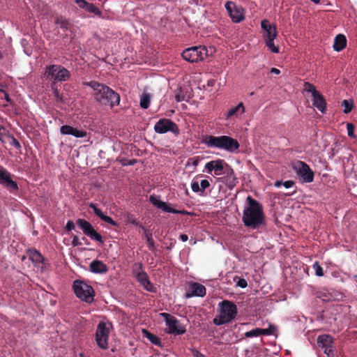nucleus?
<instances>
[{
	"instance_id": "0eeeda50",
	"label": "nucleus",
	"mask_w": 357,
	"mask_h": 357,
	"mask_svg": "<svg viewBox=\"0 0 357 357\" xmlns=\"http://www.w3.org/2000/svg\"><path fill=\"white\" fill-rule=\"evenodd\" d=\"M112 325L109 322L100 321L96 332V342L98 347L102 349L108 348V340Z\"/></svg>"
},
{
	"instance_id": "20e7f679",
	"label": "nucleus",
	"mask_w": 357,
	"mask_h": 357,
	"mask_svg": "<svg viewBox=\"0 0 357 357\" xmlns=\"http://www.w3.org/2000/svg\"><path fill=\"white\" fill-rule=\"evenodd\" d=\"M215 52L213 47L195 46L186 48L182 52V57L190 63H196L204 60Z\"/></svg>"
},
{
	"instance_id": "4468645a",
	"label": "nucleus",
	"mask_w": 357,
	"mask_h": 357,
	"mask_svg": "<svg viewBox=\"0 0 357 357\" xmlns=\"http://www.w3.org/2000/svg\"><path fill=\"white\" fill-rule=\"evenodd\" d=\"M318 346L328 357H336L333 350V338L329 335H321L317 337Z\"/></svg>"
},
{
	"instance_id": "8fccbe9b",
	"label": "nucleus",
	"mask_w": 357,
	"mask_h": 357,
	"mask_svg": "<svg viewBox=\"0 0 357 357\" xmlns=\"http://www.w3.org/2000/svg\"><path fill=\"white\" fill-rule=\"evenodd\" d=\"M81 244L79 238L77 236H74L72 240V245L74 247L78 246Z\"/></svg>"
},
{
	"instance_id": "6e6552de",
	"label": "nucleus",
	"mask_w": 357,
	"mask_h": 357,
	"mask_svg": "<svg viewBox=\"0 0 357 357\" xmlns=\"http://www.w3.org/2000/svg\"><path fill=\"white\" fill-rule=\"evenodd\" d=\"M44 77L53 79L55 82H65L70 77L68 70L60 65H50L45 68Z\"/></svg>"
},
{
	"instance_id": "de8ad7c7",
	"label": "nucleus",
	"mask_w": 357,
	"mask_h": 357,
	"mask_svg": "<svg viewBox=\"0 0 357 357\" xmlns=\"http://www.w3.org/2000/svg\"><path fill=\"white\" fill-rule=\"evenodd\" d=\"M294 185V182L291 180L286 181L283 182V184H282V185L287 189L291 188V187H293Z\"/></svg>"
},
{
	"instance_id": "37998d69",
	"label": "nucleus",
	"mask_w": 357,
	"mask_h": 357,
	"mask_svg": "<svg viewBox=\"0 0 357 357\" xmlns=\"http://www.w3.org/2000/svg\"><path fill=\"white\" fill-rule=\"evenodd\" d=\"M347 135L351 138H355L356 136L354 135V126L352 123H348L347 124Z\"/></svg>"
},
{
	"instance_id": "09e8293b",
	"label": "nucleus",
	"mask_w": 357,
	"mask_h": 357,
	"mask_svg": "<svg viewBox=\"0 0 357 357\" xmlns=\"http://www.w3.org/2000/svg\"><path fill=\"white\" fill-rule=\"evenodd\" d=\"M191 351L194 357H206L203 354L195 349H192Z\"/></svg>"
},
{
	"instance_id": "f8f14e48",
	"label": "nucleus",
	"mask_w": 357,
	"mask_h": 357,
	"mask_svg": "<svg viewBox=\"0 0 357 357\" xmlns=\"http://www.w3.org/2000/svg\"><path fill=\"white\" fill-rule=\"evenodd\" d=\"M294 169L303 183H311L314 180V172L310 166L303 161H298L294 165Z\"/></svg>"
},
{
	"instance_id": "3c124183",
	"label": "nucleus",
	"mask_w": 357,
	"mask_h": 357,
	"mask_svg": "<svg viewBox=\"0 0 357 357\" xmlns=\"http://www.w3.org/2000/svg\"><path fill=\"white\" fill-rule=\"evenodd\" d=\"M199 159L198 158H192L190 160L188 164L191 163L194 167H197L199 164Z\"/></svg>"
},
{
	"instance_id": "c03bdc74",
	"label": "nucleus",
	"mask_w": 357,
	"mask_h": 357,
	"mask_svg": "<svg viewBox=\"0 0 357 357\" xmlns=\"http://www.w3.org/2000/svg\"><path fill=\"white\" fill-rule=\"evenodd\" d=\"M52 91L56 98V100L58 102H63V97L61 94L59 93V90L56 88L52 87Z\"/></svg>"
},
{
	"instance_id": "79ce46f5",
	"label": "nucleus",
	"mask_w": 357,
	"mask_h": 357,
	"mask_svg": "<svg viewBox=\"0 0 357 357\" xmlns=\"http://www.w3.org/2000/svg\"><path fill=\"white\" fill-rule=\"evenodd\" d=\"M200 190L202 191V195H203L208 188H209L211 183L208 179H203L200 181Z\"/></svg>"
},
{
	"instance_id": "423d86ee",
	"label": "nucleus",
	"mask_w": 357,
	"mask_h": 357,
	"mask_svg": "<svg viewBox=\"0 0 357 357\" xmlns=\"http://www.w3.org/2000/svg\"><path fill=\"white\" fill-rule=\"evenodd\" d=\"M73 289L76 296L82 301L91 303L94 301L93 288L84 280H77L73 282Z\"/></svg>"
},
{
	"instance_id": "9d476101",
	"label": "nucleus",
	"mask_w": 357,
	"mask_h": 357,
	"mask_svg": "<svg viewBox=\"0 0 357 357\" xmlns=\"http://www.w3.org/2000/svg\"><path fill=\"white\" fill-rule=\"evenodd\" d=\"M77 225L82 230L83 233L91 240L101 244L104 243L102 236L95 230L89 221L79 218L77 220Z\"/></svg>"
},
{
	"instance_id": "72a5a7b5",
	"label": "nucleus",
	"mask_w": 357,
	"mask_h": 357,
	"mask_svg": "<svg viewBox=\"0 0 357 357\" xmlns=\"http://www.w3.org/2000/svg\"><path fill=\"white\" fill-rule=\"evenodd\" d=\"M261 334V328H254L250 331L245 332L244 335L246 337H258Z\"/></svg>"
},
{
	"instance_id": "ddd939ff",
	"label": "nucleus",
	"mask_w": 357,
	"mask_h": 357,
	"mask_svg": "<svg viewBox=\"0 0 357 357\" xmlns=\"http://www.w3.org/2000/svg\"><path fill=\"white\" fill-rule=\"evenodd\" d=\"M225 8L233 22L239 23L244 20L243 8L237 6L234 1H227L225 4Z\"/></svg>"
},
{
	"instance_id": "393cba45",
	"label": "nucleus",
	"mask_w": 357,
	"mask_h": 357,
	"mask_svg": "<svg viewBox=\"0 0 357 357\" xmlns=\"http://www.w3.org/2000/svg\"><path fill=\"white\" fill-rule=\"evenodd\" d=\"M89 268L92 273L98 274L105 273L108 270L107 265L99 260H93L91 261Z\"/></svg>"
},
{
	"instance_id": "f3484780",
	"label": "nucleus",
	"mask_w": 357,
	"mask_h": 357,
	"mask_svg": "<svg viewBox=\"0 0 357 357\" xmlns=\"http://www.w3.org/2000/svg\"><path fill=\"white\" fill-rule=\"evenodd\" d=\"M261 28L264 30L262 37L264 40L276 39V27L275 25L271 24L268 20L265 19L261 22Z\"/></svg>"
},
{
	"instance_id": "58836bf2",
	"label": "nucleus",
	"mask_w": 357,
	"mask_h": 357,
	"mask_svg": "<svg viewBox=\"0 0 357 357\" xmlns=\"http://www.w3.org/2000/svg\"><path fill=\"white\" fill-rule=\"evenodd\" d=\"M191 189L192 192L202 195V191L200 190V183L195 178L192 179L191 182Z\"/></svg>"
},
{
	"instance_id": "412c9836",
	"label": "nucleus",
	"mask_w": 357,
	"mask_h": 357,
	"mask_svg": "<svg viewBox=\"0 0 357 357\" xmlns=\"http://www.w3.org/2000/svg\"><path fill=\"white\" fill-rule=\"evenodd\" d=\"M29 257L35 266L43 270L45 267V258L43 256L36 250H29Z\"/></svg>"
},
{
	"instance_id": "1a4fd4ad",
	"label": "nucleus",
	"mask_w": 357,
	"mask_h": 357,
	"mask_svg": "<svg viewBox=\"0 0 357 357\" xmlns=\"http://www.w3.org/2000/svg\"><path fill=\"white\" fill-rule=\"evenodd\" d=\"M160 316L165 319L168 333L178 335L185 333V326L181 324L176 318L165 312L161 313Z\"/></svg>"
},
{
	"instance_id": "13d9d810",
	"label": "nucleus",
	"mask_w": 357,
	"mask_h": 357,
	"mask_svg": "<svg viewBox=\"0 0 357 357\" xmlns=\"http://www.w3.org/2000/svg\"><path fill=\"white\" fill-rule=\"evenodd\" d=\"M314 3H319L320 2V0H311Z\"/></svg>"
},
{
	"instance_id": "7ed1b4c3",
	"label": "nucleus",
	"mask_w": 357,
	"mask_h": 357,
	"mask_svg": "<svg viewBox=\"0 0 357 357\" xmlns=\"http://www.w3.org/2000/svg\"><path fill=\"white\" fill-rule=\"evenodd\" d=\"M202 142L210 148H216L229 153H234L238 150L240 144L238 142L227 135L212 136L206 135Z\"/></svg>"
},
{
	"instance_id": "ea45409f",
	"label": "nucleus",
	"mask_w": 357,
	"mask_h": 357,
	"mask_svg": "<svg viewBox=\"0 0 357 357\" xmlns=\"http://www.w3.org/2000/svg\"><path fill=\"white\" fill-rule=\"evenodd\" d=\"M234 282H236V286L241 287V288H245L248 286V282L244 278H241L239 277H234Z\"/></svg>"
},
{
	"instance_id": "c85d7f7f",
	"label": "nucleus",
	"mask_w": 357,
	"mask_h": 357,
	"mask_svg": "<svg viewBox=\"0 0 357 357\" xmlns=\"http://www.w3.org/2000/svg\"><path fill=\"white\" fill-rule=\"evenodd\" d=\"M160 209H161L164 212L170 213L173 214H185L186 212L185 211H178L172 208V205L169 203H167L165 202H162L160 203Z\"/></svg>"
},
{
	"instance_id": "6ab92c4d",
	"label": "nucleus",
	"mask_w": 357,
	"mask_h": 357,
	"mask_svg": "<svg viewBox=\"0 0 357 357\" xmlns=\"http://www.w3.org/2000/svg\"><path fill=\"white\" fill-rule=\"evenodd\" d=\"M60 132L63 135H73L76 138H83L86 136V132L79 130L70 126H62L60 128Z\"/></svg>"
},
{
	"instance_id": "5701e85b",
	"label": "nucleus",
	"mask_w": 357,
	"mask_h": 357,
	"mask_svg": "<svg viewBox=\"0 0 357 357\" xmlns=\"http://www.w3.org/2000/svg\"><path fill=\"white\" fill-rule=\"evenodd\" d=\"M75 1L80 8L96 15L100 16L101 15V11L94 4L90 3L85 0H75Z\"/></svg>"
},
{
	"instance_id": "4be33fe9",
	"label": "nucleus",
	"mask_w": 357,
	"mask_h": 357,
	"mask_svg": "<svg viewBox=\"0 0 357 357\" xmlns=\"http://www.w3.org/2000/svg\"><path fill=\"white\" fill-rule=\"evenodd\" d=\"M190 293L187 294V297H192V296H199L203 297L206 295V288L204 285L197 283V282H193L190 284Z\"/></svg>"
},
{
	"instance_id": "f257e3e1",
	"label": "nucleus",
	"mask_w": 357,
	"mask_h": 357,
	"mask_svg": "<svg viewBox=\"0 0 357 357\" xmlns=\"http://www.w3.org/2000/svg\"><path fill=\"white\" fill-rule=\"evenodd\" d=\"M242 222L245 227L256 229L265 224L262 205L251 196H248L243 210Z\"/></svg>"
},
{
	"instance_id": "a211bd4d",
	"label": "nucleus",
	"mask_w": 357,
	"mask_h": 357,
	"mask_svg": "<svg viewBox=\"0 0 357 357\" xmlns=\"http://www.w3.org/2000/svg\"><path fill=\"white\" fill-rule=\"evenodd\" d=\"M245 112V107L243 102H239L237 105L229 108L224 114V119L227 121L233 119H238Z\"/></svg>"
},
{
	"instance_id": "f03ea898",
	"label": "nucleus",
	"mask_w": 357,
	"mask_h": 357,
	"mask_svg": "<svg viewBox=\"0 0 357 357\" xmlns=\"http://www.w3.org/2000/svg\"><path fill=\"white\" fill-rule=\"evenodd\" d=\"M93 91L95 100L102 105L114 107L120 102V96L109 86L95 81L86 83Z\"/></svg>"
},
{
	"instance_id": "bb28decb",
	"label": "nucleus",
	"mask_w": 357,
	"mask_h": 357,
	"mask_svg": "<svg viewBox=\"0 0 357 357\" xmlns=\"http://www.w3.org/2000/svg\"><path fill=\"white\" fill-rule=\"evenodd\" d=\"M347 45V38L343 34H338L335 36L333 43V49L336 52H340Z\"/></svg>"
},
{
	"instance_id": "a878e982",
	"label": "nucleus",
	"mask_w": 357,
	"mask_h": 357,
	"mask_svg": "<svg viewBox=\"0 0 357 357\" xmlns=\"http://www.w3.org/2000/svg\"><path fill=\"white\" fill-rule=\"evenodd\" d=\"M312 98L313 106L315 107L321 113H325L326 103L324 96L320 93H318L317 94L312 96Z\"/></svg>"
},
{
	"instance_id": "a19ab883",
	"label": "nucleus",
	"mask_w": 357,
	"mask_h": 357,
	"mask_svg": "<svg viewBox=\"0 0 357 357\" xmlns=\"http://www.w3.org/2000/svg\"><path fill=\"white\" fill-rule=\"evenodd\" d=\"M275 331L276 327L273 325H270L268 328H261V334L265 335H271L274 334Z\"/></svg>"
},
{
	"instance_id": "e433bc0d",
	"label": "nucleus",
	"mask_w": 357,
	"mask_h": 357,
	"mask_svg": "<svg viewBox=\"0 0 357 357\" xmlns=\"http://www.w3.org/2000/svg\"><path fill=\"white\" fill-rule=\"evenodd\" d=\"M149 200L151 202V203L154 205L155 207H157L158 208H160V203H162L163 201H161L160 200V198L159 196H157V195H152L150 196L149 197Z\"/></svg>"
},
{
	"instance_id": "bf43d9fd",
	"label": "nucleus",
	"mask_w": 357,
	"mask_h": 357,
	"mask_svg": "<svg viewBox=\"0 0 357 357\" xmlns=\"http://www.w3.org/2000/svg\"><path fill=\"white\" fill-rule=\"evenodd\" d=\"M0 141L2 142H4V140H3L1 133H0Z\"/></svg>"
},
{
	"instance_id": "a18cd8bd",
	"label": "nucleus",
	"mask_w": 357,
	"mask_h": 357,
	"mask_svg": "<svg viewBox=\"0 0 357 357\" xmlns=\"http://www.w3.org/2000/svg\"><path fill=\"white\" fill-rule=\"evenodd\" d=\"M55 24L59 25L62 29H66L68 26V22L65 20L61 18L56 19Z\"/></svg>"
},
{
	"instance_id": "2f4dec72",
	"label": "nucleus",
	"mask_w": 357,
	"mask_h": 357,
	"mask_svg": "<svg viewBox=\"0 0 357 357\" xmlns=\"http://www.w3.org/2000/svg\"><path fill=\"white\" fill-rule=\"evenodd\" d=\"M275 39H270L267 40H264L266 47L268 49L273 53H278L279 52V47L275 45L274 43V40Z\"/></svg>"
},
{
	"instance_id": "864d4df0",
	"label": "nucleus",
	"mask_w": 357,
	"mask_h": 357,
	"mask_svg": "<svg viewBox=\"0 0 357 357\" xmlns=\"http://www.w3.org/2000/svg\"><path fill=\"white\" fill-rule=\"evenodd\" d=\"M271 73L275 75H279L280 73V70L276 68H272L271 69Z\"/></svg>"
},
{
	"instance_id": "473e14b6",
	"label": "nucleus",
	"mask_w": 357,
	"mask_h": 357,
	"mask_svg": "<svg viewBox=\"0 0 357 357\" xmlns=\"http://www.w3.org/2000/svg\"><path fill=\"white\" fill-rule=\"evenodd\" d=\"M145 238L146 241L147 247L150 250H154L155 249V243L153 238L152 234L149 233H145Z\"/></svg>"
},
{
	"instance_id": "39448f33",
	"label": "nucleus",
	"mask_w": 357,
	"mask_h": 357,
	"mask_svg": "<svg viewBox=\"0 0 357 357\" xmlns=\"http://www.w3.org/2000/svg\"><path fill=\"white\" fill-rule=\"evenodd\" d=\"M219 314L213 319L216 326H221L231 322L237 314V307L235 304L229 301H223L219 303Z\"/></svg>"
},
{
	"instance_id": "052dcab7",
	"label": "nucleus",
	"mask_w": 357,
	"mask_h": 357,
	"mask_svg": "<svg viewBox=\"0 0 357 357\" xmlns=\"http://www.w3.org/2000/svg\"><path fill=\"white\" fill-rule=\"evenodd\" d=\"M79 357H84V354H79Z\"/></svg>"
},
{
	"instance_id": "c9c22d12",
	"label": "nucleus",
	"mask_w": 357,
	"mask_h": 357,
	"mask_svg": "<svg viewBox=\"0 0 357 357\" xmlns=\"http://www.w3.org/2000/svg\"><path fill=\"white\" fill-rule=\"evenodd\" d=\"M342 105L344 107L343 112L344 114H349L351 112L353 108V103L351 100H344Z\"/></svg>"
},
{
	"instance_id": "c756f323",
	"label": "nucleus",
	"mask_w": 357,
	"mask_h": 357,
	"mask_svg": "<svg viewBox=\"0 0 357 357\" xmlns=\"http://www.w3.org/2000/svg\"><path fill=\"white\" fill-rule=\"evenodd\" d=\"M142 332L144 336L146 338H147L153 344L157 345V346L161 345L160 339L157 335L151 333L146 329H142Z\"/></svg>"
},
{
	"instance_id": "4d7b16f0",
	"label": "nucleus",
	"mask_w": 357,
	"mask_h": 357,
	"mask_svg": "<svg viewBox=\"0 0 357 357\" xmlns=\"http://www.w3.org/2000/svg\"><path fill=\"white\" fill-rule=\"evenodd\" d=\"M175 98L177 102H181L183 100V98H181L179 95H176Z\"/></svg>"
},
{
	"instance_id": "603ef678",
	"label": "nucleus",
	"mask_w": 357,
	"mask_h": 357,
	"mask_svg": "<svg viewBox=\"0 0 357 357\" xmlns=\"http://www.w3.org/2000/svg\"><path fill=\"white\" fill-rule=\"evenodd\" d=\"M179 238L183 242H185L188 240V236L186 234H181Z\"/></svg>"
},
{
	"instance_id": "49530a36",
	"label": "nucleus",
	"mask_w": 357,
	"mask_h": 357,
	"mask_svg": "<svg viewBox=\"0 0 357 357\" xmlns=\"http://www.w3.org/2000/svg\"><path fill=\"white\" fill-rule=\"evenodd\" d=\"M66 229L68 231H71L75 229V224L72 220H68L66 225Z\"/></svg>"
},
{
	"instance_id": "6e6d98bb",
	"label": "nucleus",
	"mask_w": 357,
	"mask_h": 357,
	"mask_svg": "<svg viewBox=\"0 0 357 357\" xmlns=\"http://www.w3.org/2000/svg\"><path fill=\"white\" fill-rule=\"evenodd\" d=\"M282 184H283L282 181H276L274 185L276 188H280L281 185H282Z\"/></svg>"
},
{
	"instance_id": "b1692460",
	"label": "nucleus",
	"mask_w": 357,
	"mask_h": 357,
	"mask_svg": "<svg viewBox=\"0 0 357 357\" xmlns=\"http://www.w3.org/2000/svg\"><path fill=\"white\" fill-rule=\"evenodd\" d=\"M89 206L91 209H93L94 213L97 216H98L102 220L105 221V222H107L114 227L117 226V223L112 218H110L108 215H105L102 212V211L97 207L96 204H95L93 203H90Z\"/></svg>"
},
{
	"instance_id": "f704fd0d",
	"label": "nucleus",
	"mask_w": 357,
	"mask_h": 357,
	"mask_svg": "<svg viewBox=\"0 0 357 357\" xmlns=\"http://www.w3.org/2000/svg\"><path fill=\"white\" fill-rule=\"evenodd\" d=\"M304 90L306 92L311 93L312 96L319 93V91H317L315 86L309 82H305L304 84Z\"/></svg>"
},
{
	"instance_id": "cd10ccee",
	"label": "nucleus",
	"mask_w": 357,
	"mask_h": 357,
	"mask_svg": "<svg viewBox=\"0 0 357 357\" xmlns=\"http://www.w3.org/2000/svg\"><path fill=\"white\" fill-rule=\"evenodd\" d=\"M227 169L225 172L227 174V176L225 177V183L229 188H232L236 185L237 183L236 177L232 169H231L229 167H228Z\"/></svg>"
},
{
	"instance_id": "4c0bfd02",
	"label": "nucleus",
	"mask_w": 357,
	"mask_h": 357,
	"mask_svg": "<svg viewBox=\"0 0 357 357\" xmlns=\"http://www.w3.org/2000/svg\"><path fill=\"white\" fill-rule=\"evenodd\" d=\"M312 268L314 271L315 275L319 277L324 275V271L322 267L319 265L318 261H315L312 265Z\"/></svg>"
},
{
	"instance_id": "dca6fc26",
	"label": "nucleus",
	"mask_w": 357,
	"mask_h": 357,
	"mask_svg": "<svg viewBox=\"0 0 357 357\" xmlns=\"http://www.w3.org/2000/svg\"><path fill=\"white\" fill-rule=\"evenodd\" d=\"M0 185H3L10 191H17V183L11 178L10 173L0 165Z\"/></svg>"
},
{
	"instance_id": "5fc2aeb1",
	"label": "nucleus",
	"mask_w": 357,
	"mask_h": 357,
	"mask_svg": "<svg viewBox=\"0 0 357 357\" xmlns=\"http://www.w3.org/2000/svg\"><path fill=\"white\" fill-rule=\"evenodd\" d=\"M15 147L20 148V144L19 142L15 139V138H13V143H12Z\"/></svg>"
},
{
	"instance_id": "2eb2a0df",
	"label": "nucleus",
	"mask_w": 357,
	"mask_h": 357,
	"mask_svg": "<svg viewBox=\"0 0 357 357\" xmlns=\"http://www.w3.org/2000/svg\"><path fill=\"white\" fill-rule=\"evenodd\" d=\"M228 167L224 160L217 159L206 162L203 172L210 174L213 173L215 176H221L223 174L225 167L227 168Z\"/></svg>"
},
{
	"instance_id": "aec40b11",
	"label": "nucleus",
	"mask_w": 357,
	"mask_h": 357,
	"mask_svg": "<svg viewBox=\"0 0 357 357\" xmlns=\"http://www.w3.org/2000/svg\"><path fill=\"white\" fill-rule=\"evenodd\" d=\"M136 279L146 291L149 292L155 291V286L150 282L147 274L144 271H142L137 273Z\"/></svg>"
},
{
	"instance_id": "7c9ffc66",
	"label": "nucleus",
	"mask_w": 357,
	"mask_h": 357,
	"mask_svg": "<svg viewBox=\"0 0 357 357\" xmlns=\"http://www.w3.org/2000/svg\"><path fill=\"white\" fill-rule=\"evenodd\" d=\"M151 95L143 93L140 97V107L143 109H147L150 106Z\"/></svg>"
},
{
	"instance_id": "9b49d317",
	"label": "nucleus",
	"mask_w": 357,
	"mask_h": 357,
	"mask_svg": "<svg viewBox=\"0 0 357 357\" xmlns=\"http://www.w3.org/2000/svg\"><path fill=\"white\" fill-rule=\"evenodd\" d=\"M154 130L158 134H165L167 132H172L174 135L179 134L178 126L168 119H160L154 126Z\"/></svg>"
}]
</instances>
